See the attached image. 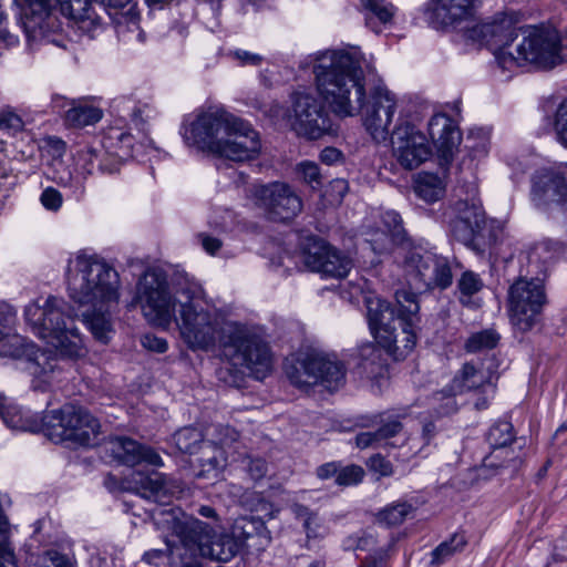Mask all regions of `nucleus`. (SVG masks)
<instances>
[{
  "label": "nucleus",
  "instance_id": "6ab92c4d",
  "mask_svg": "<svg viewBox=\"0 0 567 567\" xmlns=\"http://www.w3.org/2000/svg\"><path fill=\"white\" fill-rule=\"evenodd\" d=\"M254 198L268 217L275 221L293 219L302 210V200L287 183L274 182L254 187Z\"/></svg>",
  "mask_w": 567,
  "mask_h": 567
},
{
  "label": "nucleus",
  "instance_id": "a211bd4d",
  "mask_svg": "<svg viewBox=\"0 0 567 567\" xmlns=\"http://www.w3.org/2000/svg\"><path fill=\"white\" fill-rule=\"evenodd\" d=\"M392 156L404 169L412 171L421 166L432 155L426 136L411 122H396L391 134Z\"/></svg>",
  "mask_w": 567,
  "mask_h": 567
},
{
  "label": "nucleus",
  "instance_id": "a18cd8bd",
  "mask_svg": "<svg viewBox=\"0 0 567 567\" xmlns=\"http://www.w3.org/2000/svg\"><path fill=\"white\" fill-rule=\"evenodd\" d=\"M482 229L471 226L468 223L456 216L452 224L454 238L466 246L473 245L480 237H484Z\"/></svg>",
  "mask_w": 567,
  "mask_h": 567
},
{
  "label": "nucleus",
  "instance_id": "052dcab7",
  "mask_svg": "<svg viewBox=\"0 0 567 567\" xmlns=\"http://www.w3.org/2000/svg\"><path fill=\"white\" fill-rule=\"evenodd\" d=\"M233 54L241 65H259L262 61V56L260 54L246 50H236Z\"/></svg>",
  "mask_w": 567,
  "mask_h": 567
},
{
  "label": "nucleus",
  "instance_id": "423d86ee",
  "mask_svg": "<svg viewBox=\"0 0 567 567\" xmlns=\"http://www.w3.org/2000/svg\"><path fill=\"white\" fill-rule=\"evenodd\" d=\"M196 285L171 286L164 272L147 270L137 281L135 296L128 307L140 306L144 318L152 324L168 329L178 316L181 299Z\"/></svg>",
  "mask_w": 567,
  "mask_h": 567
},
{
  "label": "nucleus",
  "instance_id": "3c124183",
  "mask_svg": "<svg viewBox=\"0 0 567 567\" xmlns=\"http://www.w3.org/2000/svg\"><path fill=\"white\" fill-rule=\"evenodd\" d=\"M40 202L47 209L56 212L62 206L63 197L55 188L47 187L40 196Z\"/></svg>",
  "mask_w": 567,
  "mask_h": 567
},
{
  "label": "nucleus",
  "instance_id": "a19ab883",
  "mask_svg": "<svg viewBox=\"0 0 567 567\" xmlns=\"http://www.w3.org/2000/svg\"><path fill=\"white\" fill-rule=\"evenodd\" d=\"M499 338L496 330L485 329L472 333L465 342V349L471 353L491 350L497 346Z\"/></svg>",
  "mask_w": 567,
  "mask_h": 567
},
{
  "label": "nucleus",
  "instance_id": "a878e982",
  "mask_svg": "<svg viewBox=\"0 0 567 567\" xmlns=\"http://www.w3.org/2000/svg\"><path fill=\"white\" fill-rule=\"evenodd\" d=\"M101 143L104 153L111 158L110 164L100 162L99 169L102 174L116 173L123 161L134 156V137L123 127H107Z\"/></svg>",
  "mask_w": 567,
  "mask_h": 567
},
{
  "label": "nucleus",
  "instance_id": "39448f33",
  "mask_svg": "<svg viewBox=\"0 0 567 567\" xmlns=\"http://www.w3.org/2000/svg\"><path fill=\"white\" fill-rule=\"evenodd\" d=\"M174 322L182 340L193 351H210L218 341L224 346V340H227L226 328L231 323L224 321L197 285L186 298L181 299V308Z\"/></svg>",
  "mask_w": 567,
  "mask_h": 567
},
{
  "label": "nucleus",
  "instance_id": "f3484780",
  "mask_svg": "<svg viewBox=\"0 0 567 567\" xmlns=\"http://www.w3.org/2000/svg\"><path fill=\"white\" fill-rule=\"evenodd\" d=\"M395 299L400 305V324L390 333H383V339L379 342L383 348L392 353L395 359L401 360L404 359L415 347V327L420 320V306L416 295L405 289L396 291Z\"/></svg>",
  "mask_w": 567,
  "mask_h": 567
},
{
  "label": "nucleus",
  "instance_id": "72a5a7b5",
  "mask_svg": "<svg viewBox=\"0 0 567 567\" xmlns=\"http://www.w3.org/2000/svg\"><path fill=\"white\" fill-rule=\"evenodd\" d=\"M102 115L103 113L99 107L73 101L65 113V122L73 127H84L97 123Z\"/></svg>",
  "mask_w": 567,
  "mask_h": 567
},
{
  "label": "nucleus",
  "instance_id": "f257e3e1",
  "mask_svg": "<svg viewBox=\"0 0 567 567\" xmlns=\"http://www.w3.org/2000/svg\"><path fill=\"white\" fill-rule=\"evenodd\" d=\"M65 280L70 298L84 308L83 321L106 343L112 332L111 315L121 297L117 270L99 255L78 252L68 260Z\"/></svg>",
  "mask_w": 567,
  "mask_h": 567
},
{
  "label": "nucleus",
  "instance_id": "473e14b6",
  "mask_svg": "<svg viewBox=\"0 0 567 567\" xmlns=\"http://www.w3.org/2000/svg\"><path fill=\"white\" fill-rule=\"evenodd\" d=\"M485 386H492L489 375L470 362L462 367L452 381V389L455 393L480 390Z\"/></svg>",
  "mask_w": 567,
  "mask_h": 567
},
{
  "label": "nucleus",
  "instance_id": "c85d7f7f",
  "mask_svg": "<svg viewBox=\"0 0 567 567\" xmlns=\"http://www.w3.org/2000/svg\"><path fill=\"white\" fill-rule=\"evenodd\" d=\"M427 131L440 156L450 161L461 142V133L454 121L446 114H434L429 121Z\"/></svg>",
  "mask_w": 567,
  "mask_h": 567
},
{
  "label": "nucleus",
  "instance_id": "4c0bfd02",
  "mask_svg": "<svg viewBox=\"0 0 567 567\" xmlns=\"http://www.w3.org/2000/svg\"><path fill=\"white\" fill-rule=\"evenodd\" d=\"M484 287L481 277L471 271H464L457 281V289L460 292V301L465 306H477L473 297L478 293Z\"/></svg>",
  "mask_w": 567,
  "mask_h": 567
},
{
  "label": "nucleus",
  "instance_id": "20e7f679",
  "mask_svg": "<svg viewBox=\"0 0 567 567\" xmlns=\"http://www.w3.org/2000/svg\"><path fill=\"white\" fill-rule=\"evenodd\" d=\"M66 309L68 305L62 298H39L25 306V322L37 337L52 346L60 355L81 358L85 354L83 339Z\"/></svg>",
  "mask_w": 567,
  "mask_h": 567
},
{
  "label": "nucleus",
  "instance_id": "f8f14e48",
  "mask_svg": "<svg viewBox=\"0 0 567 567\" xmlns=\"http://www.w3.org/2000/svg\"><path fill=\"white\" fill-rule=\"evenodd\" d=\"M219 431L223 433V436L218 439L220 446L204 442L202 433L194 427H184L174 434V443L181 452L188 454L199 452L200 455L193 461L200 467L199 476H209L210 474L217 476L219 470L226 465L223 446L231 444L238 437V433L229 426L220 427Z\"/></svg>",
  "mask_w": 567,
  "mask_h": 567
},
{
  "label": "nucleus",
  "instance_id": "0e129e2a",
  "mask_svg": "<svg viewBox=\"0 0 567 567\" xmlns=\"http://www.w3.org/2000/svg\"><path fill=\"white\" fill-rule=\"evenodd\" d=\"M342 159V153L336 147H326L320 153V161L333 165Z\"/></svg>",
  "mask_w": 567,
  "mask_h": 567
},
{
  "label": "nucleus",
  "instance_id": "8fccbe9b",
  "mask_svg": "<svg viewBox=\"0 0 567 567\" xmlns=\"http://www.w3.org/2000/svg\"><path fill=\"white\" fill-rule=\"evenodd\" d=\"M364 471L359 465H348L344 467H338V474L336 483L340 486H349L358 484L362 481Z\"/></svg>",
  "mask_w": 567,
  "mask_h": 567
},
{
  "label": "nucleus",
  "instance_id": "9b49d317",
  "mask_svg": "<svg viewBox=\"0 0 567 567\" xmlns=\"http://www.w3.org/2000/svg\"><path fill=\"white\" fill-rule=\"evenodd\" d=\"M45 436L53 442L94 445L100 434L99 421L85 409L68 404L47 412Z\"/></svg>",
  "mask_w": 567,
  "mask_h": 567
},
{
  "label": "nucleus",
  "instance_id": "603ef678",
  "mask_svg": "<svg viewBox=\"0 0 567 567\" xmlns=\"http://www.w3.org/2000/svg\"><path fill=\"white\" fill-rule=\"evenodd\" d=\"M347 189V182L342 178H337L329 184V189L326 192V196L331 204L340 203L346 195Z\"/></svg>",
  "mask_w": 567,
  "mask_h": 567
},
{
  "label": "nucleus",
  "instance_id": "774afa93",
  "mask_svg": "<svg viewBox=\"0 0 567 567\" xmlns=\"http://www.w3.org/2000/svg\"><path fill=\"white\" fill-rule=\"evenodd\" d=\"M339 465L334 462L326 463L318 467L317 475L321 480H327L332 476L337 477Z\"/></svg>",
  "mask_w": 567,
  "mask_h": 567
},
{
  "label": "nucleus",
  "instance_id": "680f3d73",
  "mask_svg": "<svg viewBox=\"0 0 567 567\" xmlns=\"http://www.w3.org/2000/svg\"><path fill=\"white\" fill-rule=\"evenodd\" d=\"M23 123L20 116L13 114L11 112L2 113L0 115V127L1 128H10V130H20Z\"/></svg>",
  "mask_w": 567,
  "mask_h": 567
},
{
  "label": "nucleus",
  "instance_id": "393cba45",
  "mask_svg": "<svg viewBox=\"0 0 567 567\" xmlns=\"http://www.w3.org/2000/svg\"><path fill=\"white\" fill-rule=\"evenodd\" d=\"M104 451L114 461L127 466L141 463L154 466L163 465L162 458L155 450L126 436L109 439L104 444Z\"/></svg>",
  "mask_w": 567,
  "mask_h": 567
},
{
  "label": "nucleus",
  "instance_id": "2f4dec72",
  "mask_svg": "<svg viewBox=\"0 0 567 567\" xmlns=\"http://www.w3.org/2000/svg\"><path fill=\"white\" fill-rule=\"evenodd\" d=\"M514 440L513 435V426L508 422H498L493 425L487 433V441L493 449V452L487 455L483 464L485 467H499L504 466L503 464H498L496 461L503 455L509 454L508 450L505 447L511 444Z\"/></svg>",
  "mask_w": 567,
  "mask_h": 567
},
{
  "label": "nucleus",
  "instance_id": "09e8293b",
  "mask_svg": "<svg viewBox=\"0 0 567 567\" xmlns=\"http://www.w3.org/2000/svg\"><path fill=\"white\" fill-rule=\"evenodd\" d=\"M554 130L557 141L567 148V99L563 100L557 106Z\"/></svg>",
  "mask_w": 567,
  "mask_h": 567
},
{
  "label": "nucleus",
  "instance_id": "ea45409f",
  "mask_svg": "<svg viewBox=\"0 0 567 567\" xmlns=\"http://www.w3.org/2000/svg\"><path fill=\"white\" fill-rule=\"evenodd\" d=\"M100 162L110 164L111 158L104 153V150L99 151L92 146H86L78 152V165L86 175H92L99 171Z\"/></svg>",
  "mask_w": 567,
  "mask_h": 567
},
{
  "label": "nucleus",
  "instance_id": "e433bc0d",
  "mask_svg": "<svg viewBox=\"0 0 567 567\" xmlns=\"http://www.w3.org/2000/svg\"><path fill=\"white\" fill-rule=\"evenodd\" d=\"M360 3L365 10L367 25L374 32H379L375 20L385 24L391 21L394 14V7L384 0H360Z\"/></svg>",
  "mask_w": 567,
  "mask_h": 567
},
{
  "label": "nucleus",
  "instance_id": "79ce46f5",
  "mask_svg": "<svg viewBox=\"0 0 567 567\" xmlns=\"http://www.w3.org/2000/svg\"><path fill=\"white\" fill-rule=\"evenodd\" d=\"M456 209L457 216L468 223L471 226L482 230L485 229L486 218L480 205L475 203L468 204L467 202H458Z\"/></svg>",
  "mask_w": 567,
  "mask_h": 567
},
{
  "label": "nucleus",
  "instance_id": "f704fd0d",
  "mask_svg": "<svg viewBox=\"0 0 567 567\" xmlns=\"http://www.w3.org/2000/svg\"><path fill=\"white\" fill-rule=\"evenodd\" d=\"M415 194L427 203L440 199L444 194L443 181L432 173H420L414 183Z\"/></svg>",
  "mask_w": 567,
  "mask_h": 567
},
{
  "label": "nucleus",
  "instance_id": "412c9836",
  "mask_svg": "<svg viewBox=\"0 0 567 567\" xmlns=\"http://www.w3.org/2000/svg\"><path fill=\"white\" fill-rule=\"evenodd\" d=\"M530 199L537 207L561 204L567 208V163L537 171L532 178Z\"/></svg>",
  "mask_w": 567,
  "mask_h": 567
},
{
  "label": "nucleus",
  "instance_id": "7ed1b4c3",
  "mask_svg": "<svg viewBox=\"0 0 567 567\" xmlns=\"http://www.w3.org/2000/svg\"><path fill=\"white\" fill-rule=\"evenodd\" d=\"M313 74L317 92L333 114L349 117L361 112L365 84L359 51L331 50L318 53Z\"/></svg>",
  "mask_w": 567,
  "mask_h": 567
},
{
  "label": "nucleus",
  "instance_id": "4468645a",
  "mask_svg": "<svg viewBox=\"0 0 567 567\" xmlns=\"http://www.w3.org/2000/svg\"><path fill=\"white\" fill-rule=\"evenodd\" d=\"M284 117L298 136L309 140H318L332 131L324 105L309 92H295Z\"/></svg>",
  "mask_w": 567,
  "mask_h": 567
},
{
  "label": "nucleus",
  "instance_id": "f03ea898",
  "mask_svg": "<svg viewBox=\"0 0 567 567\" xmlns=\"http://www.w3.org/2000/svg\"><path fill=\"white\" fill-rule=\"evenodd\" d=\"M181 133L187 145L235 162L254 159L261 151L258 132L221 106L188 115Z\"/></svg>",
  "mask_w": 567,
  "mask_h": 567
},
{
  "label": "nucleus",
  "instance_id": "2eb2a0df",
  "mask_svg": "<svg viewBox=\"0 0 567 567\" xmlns=\"http://www.w3.org/2000/svg\"><path fill=\"white\" fill-rule=\"evenodd\" d=\"M546 295L540 279H517L508 290V310L513 326L527 331L538 321Z\"/></svg>",
  "mask_w": 567,
  "mask_h": 567
},
{
  "label": "nucleus",
  "instance_id": "5701e85b",
  "mask_svg": "<svg viewBox=\"0 0 567 567\" xmlns=\"http://www.w3.org/2000/svg\"><path fill=\"white\" fill-rule=\"evenodd\" d=\"M483 0H431L426 17L435 29L456 25L474 18Z\"/></svg>",
  "mask_w": 567,
  "mask_h": 567
},
{
  "label": "nucleus",
  "instance_id": "4d7b16f0",
  "mask_svg": "<svg viewBox=\"0 0 567 567\" xmlns=\"http://www.w3.org/2000/svg\"><path fill=\"white\" fill-rule=\"evenodd\" d=\"M197 239L200 243L203 249L209 255H215L223 246V243L219 238L210 236L206 233H199L197 235Z\"/></svg>",
  "mask_w": 567,
  "mask_h": 567
},
{
  "label": "nucleus",
  "instance_id": "de8ad7c7",
  "mask_svg": "<svg viewBox=\"0 0 567 567\" xmlns=\"http://www.w3.org/2000/svg\"><path fill=\"white\" fill-rule=\"evenodd\" d=\"M125 22L118 21L117 33L126 40L131 41L135 38L136 41H144V32L140 28L138 18L136 14L124 17Z\"/></svg>",
  "mask_w": 567,
  "mask_h": 567
},
{
  "label": "nucleus",
  "instance_id": "dca6fc26",
  "mask_svg": "<svg viewBox=\"0 0 567 567\" xmlns=\"http://www.w3.org/2000/svg\"><path fill=\"white\" fill-rule=\"evenodd\" d=\"M398 106L396 94L382 83L374 85L368 99L363 100V126L374 142L382 143L389 138Z\"/></svg>",
  "mask_w": 567,
  "mask_h": 567
},
{
  "label": "nucleus",
  "instance_id": "bf43d9fd",
  "mask_svg": "<svg viewBox=\"0 0 567 567\" xmlns=\"http://www.w3.org/2000/svg\"><path fill=\"white\" fill-rule=\"evenodd\" d=\"M379 436L377 431L374 432H362L355 436V444L359 449L375 447L380 445Z\"/></svg>",
  "mask_w": 567,
  "mask_h": 567
},
{
  "label": "nucleus",
  "instance_id": "4be33fe9",
  "mask_svg": "<svg viewBox=\"0 0 567 567\" xmlns=\"http://www.w3.org/2000/svg\"><path fill=\"white\" fill-rule=\"evenodd\" d=\"M404 239L405 230L402 219L393 210L382 213L379 220L365 231V241L378 255L390 252L394 246L402 244Z\"/></svg>",
  "mask_w": 567,
  "mask_h": 567
},
{
  "label": "nucleus",
  "instance_id": "ddd939ff",
  "mask_svg": "<svg viewBox=\"0 0 567 567\" xmlns=\"http://www.w3.org/2000/svg\"><path fill=\"white\" fill-rule=\"evenodd\" d=\"M403 269L408 284L416 290H444L452 285L449 260L429 250L415 248L409 251Z\"/></svg>",
  "mask_w": 567,
  "mask_h": 567
},
{
  "label": "nucleus",
  "instance_id": "6e6d98bb",
  "mask_svg": "<svg viewBox=\"0 0 567 567\" xmlns=\"http://www.w3.org/2000/svg\"><path fill=\"white\" fill-rule=\"evenodd\" d=\"M528 259L530 262L538 261L540 259L544 262L550 261L554 259V254L550 251L549 243H540L536 245L528 254Z\"/></svg>",
  "mask_w": 567,
  "mask_h": 567
},
{
  "label": "nucleus",
  "instance_id": "7c9ffc66",
  "mask_svg": "<svg viewBox=\"0 0 567 567\" xmlns=\"http://www.w3.org/2000/svg\"><path fill=\"white\" fill-rule=\"evenodd\" d=\"M0 416L13 430L42 432L45 435L47 413L43 416L24 413L20 408L8 404L3 395H0Z\"/></svg>",
  "mask_w": 567,
  "mask_h": 567
},
{
  "label": "nucleus",
  "instance_id": "37998d69",
  "mask_svg": "<svg viewBox=\"0 0 567 567\" xmlns=\"http://www.w3.org/2000/svg\"><path fill=\"white\" fill-rule=\"evenodd\" d=\"M360 425L362 427L378 426L375 431L380 442L396 435L402 430V424L396 419L391 417L388 420H379L377 416L372 419H364Z\"/></svg>",
  "mask_w": 567,
  "mask_h": 567
},
{
  "label": "nucleus",
  "instance_id": "e2e57ef3",
  "mask_svg": "<svg viewBox=\"0 0 567 567\" xmlns=\"http://www.w3.org/2000/svg\"><path fill=\"white\" fill-rule=\"evenodd\" d=\"M248 472L254 480H259L266 475L267 464L261 458L251 460L248 464Z\"/></svg>",
  "mask_w": 567,
  "mask_h": 567
},
{
  "label": "nucleus",
  "instance_id": "aec40b11",
  "mask_svg": "<svg viewBox=\"0 0 567 567\" xmlns=\"http://www.w3.org/2000/svg\"><path fill=\"white\" fill-rule=\"evenodd\" d=\"M518 22L515 12H498L491 21H484L466 28L464 38L478 45H493L494 54L502 48L509 49L517 38Z\"/></svg>",
  "mask_w": 567,
  "mask_h": 567
},
{
  "label": "nucleus",
  "instance_id": "338daca9",
  "mask_svg": "<svg viewBox=\"0 0 567 567\" xmlns=\"http://www.w3.org/2000/svg\"><path fill=\"white\" fill-rule=\"evenodd\" d=\"M45 144L52 152L55 159L61 157L63 155V153L65 152V143L60 138L49 137L45 140Z\"/></svg>",
  "mask_w": 567,
  "mask_h": 567
},
{
  "label": "nucleus",
  "instance_id": "69168bd1",
  "mask_svg": "<svg viewBox=\"0 0 567 567\" xmlns=\"http://www.w3.org/2000/svg\"><path fill=\"white\" fill-rule=\"evenodd\" d=\"M8 324L9 317L3 312H0V340L3 338H8V341L11 346H18L20 343V338L18 336H9Z\"/></svg>",
  "mask_w": 567,
  "mask_h": 567
},
{
  "label": "nucleus",
  "instance_id": "864d4df0",
  "mask_svg": "<svg viewBox=\"0 0 567 567\" xmlns=\"http://www.w3.org/2000/svg\"><path fill=\"white\" fill-rule=\"evenodd\" d=\"M142 346L157 353H164L168 349V343L164 338H159L152 333H146L141 338Z\"/></svg>",
  "mask_w": 567,
  "mask_h": 567
},
{
  "label": "nucleus",
  "instance_id": "58836bf2",
  "mask_svg": "<svg viewBox=\"0 0 567 567\" xmlns=\"http://www.w3.org/2000/svg\"><path fill=\"white\" fill-rule=\"evenodd\" d=\"M467 544L466 537L463 534H454L451 536L449 540L441 543L431 553L433 565H441L450 559L456 553H460L464 549Z\"/></svg>",
  "mask_w": 567,
  "mask_h": 567
},
{
  "label": "nucleus",
  "instance_id": "6e6552de",
  "mask_svg": "<svg viewBox=\"0 0 567 567\" xmlns=\"http://www.w3.org/2000/svg\"><path fill=\"white\" fill-rule=\"evenodd\" d=\"M173 519V529L181 542V558L197 560V557H207L218 561H229L239 550L238 542L227 535H216L208 524L194 518L178 519L173 513H167Z\"/></svg>",
  "mask_w": 567,
  "mask_h": 567
},
{
  "label": "nucleus",
  "instance_id": "cd10ccee",
  "mask_svg": "<svg viewBox=\"0 0 567 567\" xmlns=\"http://www.w3.org/2000/svg\"><path fill=\"white\" fill-rule=\"evenodd\" d=\"M128 483L137 494L159 504H166L176 489V486L157 471H134Z\"/></svg>",
  "mask_w": 567,
  "mask_h": 567
},
{
  "label": "nucleus",
  "instance_id": "b1692460",
  "mask_svg": "<svg viewBox=\"0 0 567 567\" xmlns=\"http://www.w3.org/2000/svg\"><path fill=\"white\" fill-rule=\"evenodd\" d=\"M302 260L309 270L334 278L346 277L352 268L351 259L324 244L311 245Z\"/></svg>",
  "mask_w": 567,
  "mask_h": 567
},
{
  "label": "nucleus",
  "instance_id": "9d476101",
  "mask_svg": "<svg viewBox=\"0 0 567 567\" xmlns=\"http://www.w3.org/2000/svg\"><path fill=\"white\" fill-rule=\"evenodd\" d=\"M285 371L290 382L300 389L321 384L333 391L342 386L346 380V368L342 362L318 351L300 353L292 358L287 361Z\"/></svg>",
  "mask_w": 567,
  "mask_h": 567
},
{
  "label": "nucleus",
  "instance_id": "c03bdc74",
  "mask_svg": "<svg viewBox=\"0 0 567 567\" xmlns=\"http://www.w3.org/2000/svg\"><path fill=\"white\" fill-rule=\"evenodd\" d=\"M413 511L414 507L406 502L393 504L385 507L379 514V519L390 526L400 525L413 513Z\"/></svg>",
  "mask_w": 567,
  "mask_h": 567
},
{
  "label": "nucleus",
  "instance_id": "c756f323",
  "mask_svg": "<svg viewBox=\"0 0 567 567\" xmlns=\"http://www.w3.org/2000/svg\"><path fill=\"white\" fill-rule=\"evenodd\" d=\"M391 307L390 302L379 297L367 298L369 327L375 339H383V333L388 334L400 324L401 311Z\"/></svg>",
  "mask_w": 567,
  "mask_h": 567
},
{
  "label": "nucleus",
  "instance_id": "bb28decb",
  "mask_svg": "<svg viewBox=\"0 0 567 567\" xmlns=\"http://www.w3.org/2000/svg\"><path fill=\"white\" fill-rule=\"evenodd\" d=\"M27 369L33 375L34 390L45 391L65 379L64 368L59 364L56 357L47 350L34 351Z\"/></svg>",
  "mask_w": 567,
  "mask_h": 567
},
{
  "label": "nucleus",
  "instance_id": "0eeeda50",
  "mask_svg": "<svg viewBox=\"0 0 567 567\" xmlns=\"http://www.w3.org/2000/svg\"><path fill=\"white\" fill-rule=\"evenodd\" d=\"M567 59V44L555 29H533L515 45L514 51L502 48L495 53L497 65L513 72L519 66L534 64L540 69H553Z\"/></svg>",
  "mask_w": 567,
  "mask_h": 567
},
{
  "label": "nucleus",
  "instance_id": "1a4fd4ad",
  "mask_svg": "<svg viewBox=\"0 0 567 567\" xmlns=\"http://www.w3.org/2000/svg\"><path fill=\"white\" fill-rule=\"evenodd\" d=\"M224 353L234 367L246 370L262 380L271 370L272 359L268 344L248 327L231 322L226 328Z\"/></svg>",
  "mask_w": 567,
  "mask_h": 567
},
{
  "label": "nucleus",
  "instance_id": "c9c22d12",
  "mask_svg": "<svg viewBox=\"0 0 567 567\" xmlns=\"http://www.w3.org/2000/svg\"><path fill=\"white\" fill-rule=\"evenodd\" d=\"M290 509L295 517L302 523L308 539L322 538L327 534V528L317 513L298 503L292 504Z\"/></svg>",
  "mask_w": 567,
  "mask_h": 567
},
{
  "label": "nucleus",
  "instance_id": "49530a36",
  "mask_svg": "<svg viewBox=\"0 0 567 567\" xmlns=\"http://www.w3.org/2000/svg\"><path fill=\"white\" fill-rule=\"evenodd\" d=\"M296 174L306 184L316 188L321 184V174L318 165L315 162L303 161L296 165Z\"/></svg>",
  "mask_w": 567,
  "mask_h": 567
},
{
  "label": "nucleus",
  "instance_id": "13d9d810",
  "mask_svg": "<svg viewBox=\"0 0 567 567\" xmlns=\"http://www.w3.org/2000/svg\"><path fill=\"white\" fill-rule=\"evenodd\" d=\"M47 557L51 564L49 567H76L75 560L65 554L52 550L47 553Z\"/></svg>",
  "mask_w": 567,
  "mask_h": 567
},
{
  "label": "nucleus",
  "instance_id": "5fc2aeb1",
  "mask_svg": "<svg viewBox=\"0 0 567 567\" xmlns=\"http://www.w3.org/2000/svg\"><path fill=\"white\" fill-rule=\"evenodd\" d=\"M368 466L381 476H390L393 472L391 463L380 454L371 456L368 461Z\"/></svg>",
  "mask_w": 567,
  "mask_h": 567
}]
</instances>
